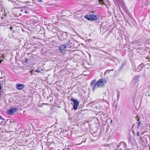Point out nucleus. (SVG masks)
I'll return each mask as SVG.
<instances>
[{
    "label": "nucleus",
    "mask_w": 150,
    "mask_h": 150,
    "mask_svg": "<svg viewBox=\"0 0 150 150\" xmlns=\"http://www.w3.org/2000/svg\"><path fill=\"white\" fill-rule=\"evenodd\" d=\"M107 82V81L104 78L99 79L93 86L92 90L94 91L97 88L102 87Z\"/></svg>",
    "instance_id": "1"
},
{
    "label": "nucleus",
    "mask_w": 150,
    "mask_h": 150,
    "mask_svg": "<svg viewBox=\"0 0 150 150\" xmlns=\"http://www.w3.org/2000/svg\"><path fill=\"white\" fill-rule=\"evenodd\" d=\"M84 18L88 20L95 21L97 19L96 16L94 14L86 15Z\"/></svg>",
    "instance_id": "2"
},
{
    "label": "nucleus",
    "mask_w": 150,
    "mask_h": 150,
    "mask_svg": "<svg viewBox=\"0 0 150 150\" xmlns=\"http://www.w3.org/2000/svg\"><path fill=\"white\" fill-rule=\"evenodd\" d=\"M67 45L64 44L61 45L59 47V50L61 51L63 53H65L64 51L66 49L67 47V46H68L70 44H71V43H70V42L68 44L67 43Z\"/></svg>",
    "instance_id": "3"
},
{
    "label": "nucleus",
    "mask_w": 150,
    "mask_h": 150,
    "mask_svg": "<svg viewBox=\"0 0 150 150\" xmlns=\"http://www.w3.org/2000/svg\"><path fill=\"white\" fill-rule=\"evenodd\" d=\"M71 100L74 103V105L73 106V108L74 110H76L79 103L78 101L77 100L74 99V98H72L71 99Z\"/></svg>",
    "instance_id": "4"
},
{
    "label": "nucleus",
    "mask_w": 150,
    "mask_h": 150,
    "mask_svg": "<svg viewBox=\"0 0 150 150\" xmlns=\"http://www.w3.org/2000/svg\"><path fill=\"white\" fill-rule=\"evenodd\" d=\"M11 126V127L12 129L13 130L11 131V132L13 131L14 130H15L17 127V122L15 121H10V126Z\"/></svg>",
    "instance_id": "5"
},
{
    "label": "nucleus",
    "mask_w": 150,
    "mask_h": 150,
    "mask_svg": "<svg viewBox=\"0 0 150 150\" xmlns=\"http://www.w3.org/2000/svg\"><path fill=\"white\" fill-rule=\"evenodd\" d=\"M125 143L123 142L120 143L117 146L118 149H120L118 150H124V149L125 148Z\"/></svg>",
    "instance_id": "6"
},
{
    "label": "nucleus",
    "mask_w": 150,
    "mask_h": 150,
    "mask_svg": "<svg viewBox=\"0 0 150 150\" xmlns=\"http://www.w3.org/2000/svg\"><path fill=\"white\" fill-rule=\"evenodd\" d=\"M25 86L24 84H21L20 83H17L16 85V87L17 89L19 90H21L24 88Z\"/></svg>",
    "instance_id": "7"
},
{
    "label": "nucleus",
    "mask_w": 150,
    "mask_h": 150,
    "mask_svg": "<svg viewBox=\"0 0 150 150\" xmlns=\"http://www.w3.org/2000/svg\"><path fill=\"white\" fill-rule=\"evenodd\" d=\"M17 108H11L10 109V115H12L16 112Z\"/></svg>",
    "instance_id": "8"
},
{
    "label": "nucleus",
    "mask_w": 150,
    "mask_h": 150,
    "mask_svg": "<svg viewBox=\"0 0 150 150\" xmlns=\"http://www.w3.org/2000/svg\"><path fill=\"white\" fill-rule=\"evenodd\" d=\"M99 4H101L102 6H103V4L105 5L104 2L103 0H98Z\"/></svg>",
    "instance_id": "9"
},
{
    "label": "nucleus",
    "mask_w": 150,
    "mask_h": 150,
    "mask_svg": "<svg viewBox=\"0 0 150 150\" xmlns=\"http://www.w3.org/2000/svg\"><path fill=\"white\" fill-rule=\"evenodd\" d=\"M144 66V64H142L139 65L138 67V69L140 71Z\"/></svg>",
    "instance_id": "10"
},
{
    "label": "nucleus",
    "mask_w": 150,
    "mask_h": 150,
    "mask_svg": "<svg viewBox=\"0 0 150 150\" xmlns=\"http://www.w3.org/2000/svg\"><path fill=\"white\" fill-rule=\"evenodd\" d=\"M96 81V80H94L92 81L91 82V86H93L94 85V84L95 83Z\"/></svg>",
    "instance_id": "11"
},
{
    "label": "nucleus",
    "mask_w": 150,
    "mask_h": 150,
    "mask_svg": "<svg viewBox=\"0 0 150 150\" xmlns=\"http://www.w3.org/2000/svg\"><path fill=\"white\" fill-rule=\"evenodd\" d=\"M0 120H1V121L0 123H2L3 122V121L4 120V119L3 118H1V116L0 115Z\"/></svg>",
    "instance_id": "12"
},
{
    "label": "nucleus",
    "mask_w": 150,
    "mask_h": 150,
    "mask_svg": "<svg viewBox=\"0 0 150 150\" xmlns=\"http://www.w3.org/2000/svg\"><path fill=\"white\" fill-rule=\"evenodd\" d=\"M139 78V76H136L135 78V80L137 81L138 79Z\"/></svg>",
    "instance_id": "13"
},
{
    "label": "nucleus",
    "mask_w": 150,
    "mask_h": 150,
    "mask_svg": "<svg viewBox=\"0 0 150 150\" xmlns=\"http://www.w3.org/2000/svg\"><path fill=\"white\" fill-rule=\"evenodd\" d=\"M140 123H141V122H140V121H139L138 122V126L137 128H138L139 127L140 125Z\"/></svg>",
    "instance_id": "14"
},
{
    "label": "nucleus",
    "mask_w": 150,
    "mask_h": 150,
    "mask_svg": "<svg viewBox=\"0 0 150 150\" xmlns=\"http://www.w3.org/2000/svg\"><path fill=\"white\" fill-rule=\"evenodd\" d=\"M140 133L139 132H137V136L139 137V135Z\"/></svg>",
    "instance_id": "15"
},
{
    "label": "nucleus",
    "mask_w": 150,
    "mask_h": 150,
    "mask_svg": "<svg viewBox=\"0 0 150 150\" xmlns=\"http://www.w3.org/2000/svg\"><path fill=\"white\" fill-rule=\"evenodd\" d=\"M6 113H7L8 115H9V113H10V112H9V110H7V112H6Z\"/></svg>",
    "instance_id": "16"
},
{
    "label": "nucleus",
    "mask_w": 150,
    "mask_h": 150,
    "mask_svg": "<svg viewBox=\"0 0 150 150\" xmlns=\"http://www.w3.org/2000/svg\"><path fill=\"white\" fill-rule=\"evenodd\" d=\"M82 142H83V141H82L81 142V143H79V144H75V145H80V144H81L82 143Z\"/></svg>",
    "instance_id": "17"
},
{
    "label": "nucleus",
    "mask_w": 150,
    "mask_h": 150,
    "mask_svg": "<svg viewBox=\"0 0 150 150\" xmlns=\"http://www.w3.org/2000/svg\"><path fill=\"white\" fill-rule=\"evenodd\" d=\"M25 12L26 13H28V11H25Z\"/></svg>",
    "instance_id": "18"
},
{
    "label": "nucleus",
    "mask_w": 150,
    "mask_h": 150,
    "mask_svg": "<svg viewBox=\"0 0 150 150\" xmlns=\"http://www.w3.org/2000/svg\"><path fill=\"white\" fill-rule=\"evenodd\" d=\"M1 84L0 83V89L1 90Z\"/></svg>",
    "instance_id": "19"
},
{
    "label": "nucleus",
    "mask_w": 150,
    "mask_h": 150,
    "mask_svg": "<svg viewBox=\"0 0 150 150\" xmlns=\"http://www.w3.org/2000/svg\"><path fill=\"white\" fill-rule=\"evenodd\" d=\"M12 27L11 26L10 27V30H11L12 29Z\"/></svg>",
    "instance_id": "20"
},
{
    "label": "nucleus",
    "mask_w": 150,
    "mask_h": 150,
    "mask_svg": "<svg viewBox=\"0 0 150 150\" xmlns=\"http://www.w3.org/2000/svg\"><path fill=\"white\" fill-rule=\"evenodd\" d=\"M42 1V0H39V2H41Z\"/></svg>",
    "instance_id": "21"
},
{
    "label": "nucleus",
    "mask_w": 150,
    "mask_h": 150,
    "mask_svg": "<svg viewBox=\"0 0 150 150\" xmlns=\"http://www.w3.org/2000/svg\"><path fill=\"white\" fill-rule=\"evenodd\" d=\"M1 60L0 59V63H1Z\"/></svg>",
    "instance_id": "22"
},
{
    "label": "nucleus",
    "mask_w": 150,
    "mask_h": 150,
    "mask_svg": "<svg viewBox=\"0 0 150 150\" xmlns=\"http://www.w3.org/2000/svg\"><path fill=\"white\" fill-rule=\"evenodd\" d=\"M27 61V59H26L25 60V62H26Z\"/></svg>",
    "instance_id": "23"
},
{
    "label": "nucleus",
    "mask_w": 150,
    "mask_h": 150,
    "mask_svg": "<svg viewBox=\"0 0 150 150\" xmlns=\"http://www.w3.org/2000/svg\"><path fill=\"white\" fill-rule=\"evenodd\" d=\"M112 120H111V122L112 123Z\"/></svg>",
    "instance_id": "24"
},
{
    "label": "nucleus",
    "mask_w": 150,
    "mask_h": 150,
    "mask_svg": "<svg viewBox=\"0 0 150 150\" xmlns=\"http://www.w3.org/2000/svg\"><path fill=\"white\" fill-rule=\"evenodd\" d=\"M1 92H0V95H1Z\"/></svg>",
    "instance_id": "25"
},
{
    "label": "nucleus",
    "mask_w": 150,
    "mask_h": 150,
    "mask_svg": "<svg viewBox=\"0 0 150 150\" xmlns=\"http://www.w3.org/2000/svg\"><path fill=\"white\" fill-rule=\"evenodd\" d=\"M12 32L13 33H14V31H12Z\"/></svg>",
    "instance_id": "26"
},
{
    "label": "nucleus",
    "mask_w": 150,
    "mask_h": 150,
    "mask_svg": "<svg viewBox=\"0 0 150 150\" xmlns=\"http://www.w3.org/2000/svg\"><path fill=\"white\" fill-rule=\"evenodd\" d=\"M139 119L138 120H138V121H139Z\"/></svg>",
    "instance_id": "27"
},
{
    "label": "nucleus",
    "mask_w": 150,
    "mask_h": 150,
    "mask_svg": "<svg viewBox=\"0 0 150 150\" xmlns=\"http://www.w3.org/2000/svg\"><path fill=\"white\" fill-rule=\"evenodd\" d=\"M149 149H150V147H149Z\"/></svg>",
    "instance_id": "28"
}]
</instances>
